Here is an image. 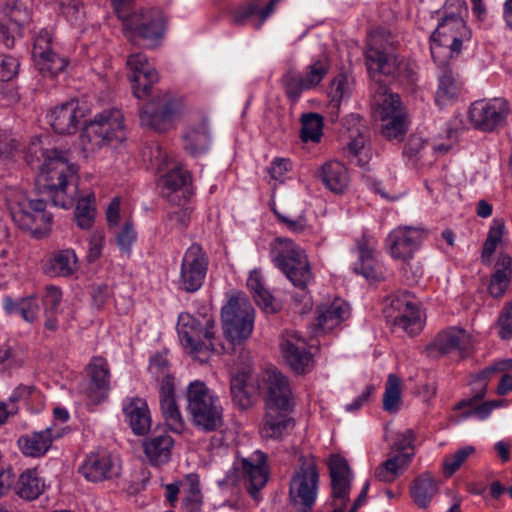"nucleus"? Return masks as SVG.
<instances>
[{"mask_svg":"<svg viewBox=\"0 0 512 512\" xmlns=\"http://www.w3.org/2000/svg\"><path fill=\"white\" fill-rule=\"evenodd\" d=\"M270 253L274 265L299 290L293 299L302 305L300 312H308L312 308L308 285L314 275L305 250L290 238L277 237L270 244Z\"/></svg>","mask_w":512,"mask_h":512,"instance_id":"obj_4","label":"nucleus"},{"mask_svg":"<svg viewBox=\"0 0 512 512\" xmlns=\"http://www.w3.org/2000/svg\"><path fill=\"white\" fill-rule=\"evenodd\" d=\"M386 315L394 327L413 336L424 327V316L418 299L408 291H398L389 297Z\"/></svg>","mask_w":512,"mask_h":512,"instance_id":"obj_14","label":"nucleus"},{"mask_svg":"<svg viewBox=\"0 0 512 512\" xmlns=\"http://www.w3.org/2000/svg\"><path fill=\"white\" fill-rule=\"evenodd\" d=\"M181 492L186 511L198 512L202 505V493L198 477L194 474L187 475L185 480L181 482Z\"/></svg>","mask_w":512,"mask_h":512,"instance_id":"obj_48","label":"nucleus"},{"mask_svg":"<svg viewBox=\"0 0 512 512\" xmlns=\"http://www.w3.org/2000/svg\"><path fill=\"white\" fill-rule=\"evenodd\" d=\"M504 229L503 220L493 221L482 249L481 260L484 265L491 264L492 256L502 240Z\"/></svg>","mask_w":512,"mask_h":512,"instance_id":"obj_51","label":"nucleus"},{"mask_svg":"<svg viewBox=\"0 0 512 512\" xmlns=\"http://www.w3.org/2000/svg\"><path fill=\"white\" fill-rule=\"evenodd\" d=\"M52 30L42 29L34 38L32 59L43 76L54 77L68 65V59L55 51Z\"/></svg>","mask_w":512,"mask_h":512,"instance_id":"obj_18","label":"nucleus"},{"mask_svg":"<svg viewBox=\"0 0 512 512\" xmlns=\"http://www.w3.org/2000/svg\"><path fill=\"white\" fill-rule=\"evenodd\" d=\"M439 22L431 35V55L438 65L458 56L462 45L471 39L465 17L468 6L465 0H446L441 10L437 11Z\"/></svg>","mask_w":512,"mask_h":512,"instance_id":"obj_3","label":"nucleus"},{"mask_svg":"<svg viewBox=\"0 0 512 512\" xmlns=\"http://www.w3.org/2000/svg\"><path fill=\"white\" fill-rule=\"evenodd\" d=\"M183 149L191 156L205 154L211 147L212 137L207 119L190 123L182 135Z\"/></svg>","mask_w":512,"mask_h":512,"instance_id":"obj_35","label":"nucleus"},{"mask_svg":"<svg viewBox=\"0 0 512 512\" xmlns=\"http://www.w3.org/2000/svg\"><path fill=\"white\" fill-rule=\"evenodd\" d=\"M177 332L183 348L201 362L206 361L210 353L224 349L217 336L212 309L207 305H202L195 314L180 313Z\"/></svg>","mask_w":512,"mask_h":512,"instance_id":"obj_5","label":"nucleus"},{"mask_svg":"<svg viewBox=\"0 0 512 512\" xmlns=\"http://www.w3.org/2000/svg\"><path fill=\"white\" fill-rule=\"evenodd\" d=\"M328 468L331 478L330 512H356L366 499L369 482L364 483L359 496L348 509L353 481V473L348 462L339 454H333L329 458Z\"/></svg>","mask_w":512,"mask_h":512,"instance_id":"obj_9","label":"nucleus"},{"mask_svg":"<svg viewBox=\"0 0 512 512\" xmlns=\"http://www.w3.org/2000/svg\"><path fill=\"white\" fill-rule=\"evenodd\" d=\"M79 472L90 482H100L118 474L111 456L105 452L90 453L79 468Z\"/></svg>","mask_w":512,"mask_h":512,"instance_id":"obj_36","label":"nucleus"},{"mask_svg":"<svg viewBox=\"0 0 512 512\" xmlns=\"http://www.w3.org/2000/svg\"><path fill=\"white\" fill-rule=\"evenodd\" d=\"M135 240L136 232L134 230V223L131 219H127L123 228L116 237L117 245L122 251L129 253Z\"/></svg>","mask_w":512,"mask_h":512,"instance_id":"obj_60","label":"nucleus"},{"mask_svg":"<svg viewBox=\"0 0 512 512\" xmlns=\"http://www.w3.org/2000/svg\"><path fill=\"white\" fill-rule=\"evenodd\" d=\"M281 1L270 0L263 8H259L255 1L243 3L230 11L231 21L236 26L251 24L254 29L259 30Z\"/></svg>","mask_w":512,"mask_h":512,"instance_id":"obj_32","label":"nucleus"},{"mask_svg":"<svg viewBox=\"0 0 512 512\" xmlns=\"http://www.w3.org/2000/svg\"><path fill=\"white\" fill-rule=\"evenodd\" d=\"M159 404L167 429L176 434L185 430V421L175 400L174 383L166 379L159 388Z\"/></svg>","mask_w":512,"mask_h":512,"instance_id":"obj_33","label":"nucleus"},{"mask_svg":"<svg viewBox=\"0 0 512 512\" xmlns=\"http://www.w3.org/2000/svg\"><path fill=\"white\" fill-rule=\"evenodd\" d=\"M187 411L192 424L200 431L212 432L223 424V408L217 395L199 380L187 387Z\"/></svg>","mask_w":512,"mask_h":512,"instance_id":"obj_8","label":"nucleus"},{"mask_svg":"<svg viewBox=\"0 0 512 512\" xmlns=\"http://www.w3.org/2000/svg\"><path fill=\"white\" fill-rule=\"evenodd\" d=\"M486 394V385L483 386L481 391L473 398L461 401L457 408L471 407V411L467 412L465 417L476 416L480 420L486 419L493 409L499 407L502 404V400L487 401L480 405H475L477 401L481 400Z\"/></svg>","mask_w":512,"mask_h":512,"instance_id":"obj_50","label":"nucleus"},{"mask_svg":"<svg viewBox=\"0 0 512 512\" xmlns=\"http://www.w3.org/2000/svg\"><path fill=\"white\" fill-rule=\"evenodd\" d=\"M348 94V80L344 74L336 75L330 84L328 93L329 102L327 104V113L331 121H336L339 116V109L343 98Z\"/></svg>","mask_w":512,"mask_h":512,"instance_id":"obj_47","label":"nucleus"},{"mask_svg":"<svg viewBox=\"0 0 512 512\" xmlns=\"http://www.w3.org/2000/svg\"><path fill=\"white\" fill-rule=\"evenodd\" d=\"M21 141L12 132L0 129V160L13 158L20 152Z\"/></svg>","mask_w":512,"mask_h":512,"instance_id":"obj_57","label":"nucleus"},{"mask_svg":"<svg viewBox=\"0 0 512 512\" xmlns=\"http://www.w3.org/2000/svg\"><path fill=\"white\" fill-rule=\"evenodd\" d=\"M438 491L437 482L428 474L418 476L413 480L410 486V496L413 502L421 509L429 507L433 497Z\"/></svg>","mask_w":512,"mask_h":512,"instance_id":"obj_43","label":"nucleus"},{"mask_svg":"<svg viewBox=\"0 0 512 512\" xmlns=\"http://www.w3.org/2000/svg\"><path fill=\"white\" fill-rule=\"evenodd\" d=\"M45 488V481L39 476L38 471L26 469L20 474L15 490L19 497L34 500L45 491Z\"/></svg>","mask_w":512,"mask_h":512,"instance_id":"obj_46","label":"nucleus"},{"mask_svg":"<svg viewBox=\"0 0 512 512\" xmlns=\"http://www.w3.org/2000/svg\"><path fill=\"white\" fill-rule=\"evenodd\" d=\"M105 243V235L101 231H96L91 234L88 242L87 261L93 263L98 260L102 255V250Z\"/></svg>","mask_w":512,"mask_h":512,"instance_id":"obj_61","label":"nucleus"},{"mask_svg":"<svg viewBox=\"0 0 512 512\" xmlns=\"http://www.w3.org/2000/svg\"><path fill=\"white\" fill-rule=\"evenodd\" d=\"M356 132L357 135L353 136L351 131V141L348 143V150L354 156L359 157V164L365 165L369 160L371 151L368 136L360 128H357Z\"/></svg>","mask_w":512,"mask_h":512,"instance_id":"obj_54","label":"nucleus"},{"mask_svg":"<svg viewBox=\"0 0 512 512\" xmlns=\"http://www.w3.org/2000/svg\"><path fill=\"white\" fill-rule=\"evenodd\" d=\"M184 111L181 97L164 93L147 102L140 111L142 126L157 132L167 131L173 120Z\"/></svg>","mask_w":512,"mask_h":512,"instance_id":"obj_15","label":"nucleus"},{"mask_svg":"<svg viewBox=\"0 0 512 512\" xmlns=\"http://www.w3.org/2000/svg\"><path fill=\"white\" fill-rule=\"evenodd\" d=\"M7 207L13 222L22 231L37 239L50 233L53 216L46 211L44 200H32L21 191H13L7 196Z\"/></svg>","mask_w":512,"mask_h":512,"instance_id":"obj_7","label":"nucleus"},{"mask_svg":"<svg viewBox=\"0 0 512 512\" xmlns=\"http://www.w3.org/2000/svg\"><path fill=\"white\" fill-rule=\"evenodd\" d=\"M462 83L450 69H444L439 76L438 89L435 101L439 107H444L454 102L460 95Z\"/></svg>","mask_w":512,"mask_h":512,"instance_id":"obj_44","label":"nucleus"},{"mask_svg":"<svg viewBox=\"0 0 512 512\" xmlns=\"http://www.w3.org/2000/svg\"><path fill=\"white\" fill-rule=\"evenodd\" d=\"M317 176L323 185L335 194H343L350 183L348 169L339 161L330 160L325 162Z\"/></svg>","mask_w":512,"mask_h":512,"instance_id":"obj_40","label":"nucleus"},{"mask_svg":"<svg viewBox=\"0 0 512 512\" xmlns=\"http://www.w3.org/2000/svg\"><path fill=\"white\" fill-rule=\"evenodd\" d=\"M84 116V110L75 99L55 106L47 115L51 127L58 134L75 133Z\"/></svg>","mask_w":512,"mask_h":512,"instance_id":"obj_28","label":"nucleus"},{"mask_svg":"<svg viewBox=\"0 0 512 512\" xmlns=\"http://www.w3.org/2000/svg\"><path fill=\"white\" fill-rule=\"evenodd\" d=\"M174 446L175 440L166 430H154L142 441L144 459L153 467L166 465L172 458Z\"/></svg>","mask_w":512,"mask_h":512,"instance_id":"obj_25","label":"nucleus"},{"mask_svg":"<svg viewBox=\"0 0 512 512\" xmlns=\"http://www.w3.org/2000/svg\"><path fill=\"white\" fill-rule=\"evenodd\" d=\"M474 453L475 448L469 445L457 450L452 454L446 455L442 464L445 476L451 477Z\"/></svg>","mask_w":512,"mask_h":512,"instance_id":"obj_55","label":"nucleus"},{"mask_svg":"<svg viewBox=\"0 0 512 512\" xmlns=\"http://www.w3.org/2000/svg\"><path fill=\"white\" fill-rule=\"evenodd\" d=\"M3 308L8 315H20L26 322L33 323L41 310V304L34 295L21 298L18 301L11 297H5Z\"/></svg>","mask_w":512,"mask_h":512,"instance_id":"obj_42","label":"nucleus"},{"mask_svg":"<svg viewBox=\"0 0 512 512\" xmlns=\"http://www.w3.org/2000/svg\"><path fill=\"white\" fill-rule=\"evenodd\" d=\"M401 403V381L395 374L388 376L383 395V408L389 413H395Z\"/></svg>","mask_w":512,"mask_h":512,"instance_id":"obj_53","label":"nucleus"},{"mask_svg":"<svg viewBox=\"0 0 512 512\" xmlns=\"http://www.w3.org/2000/svg\"><path fill=\"white\" fill-rule=\"evenodd\" d=\"M498 335L502 340L512 338V300L502 308L497 319Z\"/></svg>","mask_w":512,"mask_h":512,"instance_id":"obj_59","label":"nucleus"},{"mask_svg":"<svg viewBox=\"0 0 512 512\" xmlns=\"http://www.w3.org/2000/svg\"><path fill=\"white\" fill-rule=\"evenodd\" d=\"M392 35L384 29H377L369 35L365 50V64L368 74L376 87L373 96L375 114L381 122L382 136L389 141H403L409 122L407 112L398 94L390 92L381 84L382 75L414 80L413 65L395 54Z\"/></svg>","mask_w":512,"mask_h":512,"instance_id":"obj_1","label":"nucleus"},{"mask_svg":"<svg viewBox=\"0 0 512 512\" xmlns=\"http://www.w3.org/2000/svg\"><path fill=\"white\" fill-rule=\"evenodd\" d=\"M376 242L366 238L357 241L358 261L353 271L368 280L378 281L382 278V266L375 258Z\"/></svg>","mask_w":512,"mask_h":512,"instance_id":"obj_37","label":"nucleus"},{"mask_svg":"<svg viewBox=\"0 0 512 512\" xmlns=\"http://www.w3.org/2000/svg\"><path fill=\"white\" fill-rule=\"evenodd\" d=\"M413 453H397L383 463L374 472L375 477L382 482H392L408 467Z\"/></svg>","mask_w":512,"mask_h":512,"instance_id":"obj_45","label":"nucleus"},{"mask_svg":"<svg viewBox=\"0 0 512 512\" xmlns=\"http://www.w3.org/2000/svg\"><path fill=\"white\" fill-rule=\"evenodd\" d=\"M230 391L233 401L241 409L252 406L260 392L259 380L249 367H244L231 376Z\"/></svg>","mask_w":512,"mask_h":512,"instance_id":"obj_31","label":"nucleus"},{"mask_svg":"<svg viewBox=\"0 0 512 512\" xmlns=\"http://www.w3.org/2000/svg\"><path fill=\"white\" fill-rule=\"evenodd\" d=\"M255 463L248 459H242L240 462L241 476L249 482L248 492L257 500L259 490L264 487L268 480V470L266 467V456L261 451L254 453Z\"/></svg>","mask_w":512,"mask_h":512,"instance_id":"obj_38","label":"nucleus"},{"mask_svg":"<svg viewBox=\"0 0 512 512\" xmlns=\"http://www.w3.org/2000/svg\"><path fill=\"white\" fill-rule=\"evenodd\" d=\"M209 266V258L197 243L191 244L185 251L180 267L178 278L179 289L193 293L198 291L206 278Z\"/></svg>","mask_w":512,"mask_h":512,"instance_id":"obj_16","label":"nucleus"},{"mask_svg":"<svg viewBox=\"0 0 512 512\" xmlns=\"http://www.w3.org/2000/svg\"><path fill=\"white\" fill-rule=\"evenodd\" d=\"M301 139L303 142L320 141L323 135V118L317 113L304 114L301 119Z\"/></svg>","mask_w":512,"mask_h":512,"instance_id":"obj_52","label":"nucleus"},{"mask_svg":"<svg viewBox=\"0 0 512 512\" xmlns=\"http://www.w3.org/2000/svg\"><path fill=\"white\" fill-rule=\"evenodd\" d=\"M190 182V174L179 165H174L160 178V186L166 197L181 191Z\"/></svg>","mask_w":512,"mask_h":512,"instance_id":"obj_49","label":"nucleus"},{"mask_svg":"<svg viewBox=\"0 0 512 512\" xmlns=\"http://www.w3.org/2000/svg\"><path fill=\"white\" fill-rule=\"evenodd\" d=\"M37 182L42 186L52 203L63 209H70L76 203L74 218L79 228L90 229L95 221L96 207L93 193L79 196V168L58 150L43 153Z\"/></svg>","mask_w":512,"mask_h":512,"instance_id":"obj_2","label":"nucleus"},{"mask_svg":"<svg viewBox=\"0 0 512 512\" xmlns=\"http://www.w3.org/2000/svg\"><path fill=\"white\" fill-rule=\"evenodd\" d=\"M78 270V258L73 249L54 252L45 265V272L51 277H69Z\"/></svg>","mask_w":512,"mask_h":512,"instance_id":"obj_41","label":"nucleus"},{"mask_svg":"<svg viewBox=\"0 0 512 512\" xmlns=\"http://www.w3.org/2000/svg\"><path fill=\"white\" fill-rule=\"evenodd\" d=\"M38 397H40V392L34 385L20 384L13 390L8 400L10 403L15 404L20 401L27 402Z\"/></svg>","mask_w":512,"mask_h":512,"instance_id":"obj_63","label":"nucleus"},{"mask_svg":"<svg viewBox=\"0 0 512 512\" xmlns=\"http://www.w3.org/2000/svg\"><path fill=\"white\" fill-rule=\"evenodd\" d=\"M414 441L415 433L412 429H406L403 432H398L392 445V450L396 451L397 453H406V450L414 448Z\"/></svg>","mask_w":512,"mask_h":512,"instance_id":"obj_64","label":"nucleus"},{"mask_svg":"<svg viewBox=\"0 0 512 512\" xmlns=\"http://www.w3.org/2000/svg\"><path fill=\"white\" fill-rule=\"evenodd\" d=\"M319 489V471L313 456H301L289 486L290 502L302 512L315 504Z\"/></svg>","mask_w":512,"mask_h":512,"instance_id":"obj_13","label":"nucleus"},{"mask_svg":"<svg viewBox=\"0 0 512 512\" xmlns=\"http://www.w3.org/2000/svg\"><path fill=\"white\" fill-rule=\"evenodd\" d=\"M126 65L134 95L144 99L152 94V86L158 82V72L148 61L144 53L137 52L128 56Z\"/></svg>","mask_w":512,"mask_h":512,"instance_id":"obj_21","label":"nucleus"},{"mask_svg":"<svg viewBox=\"0 0 512 512\" xmlns=\"http://www.w3.org/2000/svg\"><path fill=\"white\" fill-rule=\"evenodd\" d=\"M264 409L293 411L294 399L287 376L277 369H268L262 377Z\"/></svg>","mask_w":512,"mask_h":512,"instance_id":"obj_19","label":"nucleus"},{"mask_svg":"<svg viewBox=\"0 0 512 512\" xmlns=\"http://www.w3.org/2000/svg\"><path fill=\"white\" fill-rule=\"evenodd\" d=\"M66 430V428L52 423L44 430L22 435L18 439L19 449L25 456L42 457L49 451L53 441L65 435Z\"/></svg>","mask_w":512,"mask_h":512,"instance_id":"obj_24","label":"nucleus"},{"mask_svg":"<svg viewBox=\"0 0 512 512\" xmlns=\"http://www.w3.org/2000/svg\"><path fill=\"white\" fill-rule=\"evenodd\" d=\"M270 207L278 222L288 231L295 234H300L308 229L309 225L304 214H300L299 216L293 218L289 214L279 211L274 202L270 204Z\"/></svg>","mask_w":512,"mask_h":512,"instance_id":"obj_56","label":"nucleus"},{"mask_svg":"<svg viewBox=\"0 0 512 512\" xmlns=\"http://www.w3.org/2000/svg\"><path fill=\"white\" fill-rule=\"evenodd\" d=\"M149 372L156 380L160 381V385L163 384L166 379L174 383L173 377L169 374L168 359L163 354H156L151 358Z\"/></svg>","mask_w":512,"mask_h":512,"instance_id":"obj_58","label":"nucleus"},{"mask_svg":"<svg viewBox=\"0 0 512 512\" xmlns=\"http://www.w3.org/2000/svg\"><path fill=\"white\" fill-rule=\"evenodd\" d=\"M509 114L508 103L503 98L481 99L471 103L468 119L482 132H493L502 127Z\"/></svg>","mask_w":512,"mask_h":512,"instance_id":"obj_17","label":"nucleus"},{"mask_svg":"<svg viewBox=\"0 0 512 512\" xmlns=\"http://www.w3.org/2000/svg\"><path fill=\"white\" fill-rule=\"evenodd\" d=\"M4 15L0 21V42L12 48L16 38L22 37L23 27L29 22L30 14L22 3L14 2L5 7Z\"/></svg>","mask_w":512,"mask_h":512,"instance_id":"obj_27","label":"nucleus"},{"mask_svg":"<svg viewBox=\"0 0 512 512\" xmlns=\"http://www.w3.org/2000/svg\"><path fill=\"white\" fill-rule=\"evenodd\" d=\"M349 316L350 306L345 300L334 298L332 301L323 302L318 305L316 310L315 333H329L347 320Z\"/></svg>","mask_w":512,"mask_h":512,"instance_id":"obj_29","label":"nucleus"},{"mask_svg":"<svg viewBox=\"0 0 512 512\" xmlns=\"http://www.w3.org/2000/svg\"><path fill=\"white\" fill-rule=\"evenodd\" d=\"M88 384L82 389L88 402L97 405L105 401L110 391V366L102 356H94L86 366Z\"/></svg>","mask_w":512,"mask_h":512,"instance_id":"obj_20","label":"nucleus"},{"mask_svg":"<svg viewBox=\"0 0 512 512\" xmlns=\"http://www.w3.org/2000/svg\"><path fill=\"white\" fill-rule=\"evenodd\" d=\"M125 422L137 436L146 435L152 425V416L147 401L139 396H127L122 400Z\"/></svg>","mask_w":512,"mask_h":512,"instance_id":"obj_30","label":"nucleus"},{"mask_svg":"<svg viewBox=\"0 0 512 512\" xmlns=\"http://www.w3.org/2000/svg\"><path fill=\"white\" fill-rule=\"evenodd\" d=\"M292 411L265 409L259 433L264 439L281 440L295 427V420L290 416Z\"/></svg>","mask_w":512,"mask_h":512,"instance_id":"obj_34","label":"nucleus"},{"mask_svg":"<svg viewBox=\"0 0 512 512\" xmlns=\"http://www.w3.org/2000/svg\"><path fill=\"white\" fill-rule=\"evenodd\" d=\"M330 67V58L323 53L318 58H313L303 73L292 67L288 68L282 74L280 84L289 102L295 104L303 92L317 88L327 76Z\"/></svg>","mask_w":512,"mask_h":512,"instance_id":"obj_11","label":"nucleus"},{"mask_svg":"<svg viewBox=\"0 0 512 512\" xmlns=\"http://www.w3.org/2000/svg\"><path fill=\"white\" fill-rule=\"evenodd\" d=\"M121 16L123 33L132 44L153 47L162 38L164 20L159 10L150 9L125 15L121 8Z\"/></svg>","mask_w":512,"mask_h":512,"instance_id":"obj_12","label":"nucleus"},{"mask_svg":"<svg viewBox=\"0 0 512 512\" xmlns=\"http://www.w3.org/2000/svg\"><path fill=\"white\" fill-rule=\"evenodd\" d=\"M281 350L290 368L296 374H305L312 370L314 361L307 349V343L298 332L289 331L282 336Z\"/></svg>","mask_w":512,"mask_h":512,"instance_id":"obj_23","label":"nucleus"},{"mask_svg":"<svg viewBox=\"0 0 512 512\" xmlns=\"http://www.w3.org/2000/svg\"><path fill=\"white\" fill-rule=\"evenodd\" d=\"M472 346L471 335L464 329L450 327L436 335L427 346L431 354L447 355L457 352L459 356L468 353Z\"/></svg>","mask_w":512,"mask_h":512,"instance_id":"obj_26","label":"nucleus"},{"mask_svg":"<svg viewBox=\"0 0 512 512\" xmlns=\"http://www.w3.org/2000/svg\"><path fill=\"white\" fill-rule=\"evenodd\" d=\"M19 61L10 55H0V80L9 81L13 79L19 69Z\"/></svg>","mask_w":512,"mask_h":512,"instance_id":"obj_62","label":"nucleus"},{"mask_svg":"<svg viewBox=\"0 0 512 512\" xmlns=\"http://www.w3.org/2000/svg\"><path fill=\"white\" fill-rule=\"evenodd\" d=\"M425 231L419 227L399 226L387 236L386 243L390 256L394 259L408 261L419 249Z\"/></svg>","mask_w":512,"mask_h":512,"instance_id":"obj_22","label":"nucleus"},{"mask_svg":"<svg viewBox=\"0 0 512 512\" xmlns=\"http://www.w3.org/2000/svg\"><path fill=\"white\" fill-rule=\"evenodd\" d=\"M512 280V259L508 254L500 253L487 285L488 294L494 299L505 296Z\"/></svg>","mask_w":512,"mask_h":512,"instance_id":"obj_39","label":"nucleus"},{"mask_svg":"<svg viewBox=\"0 0 512 512\" xmlns=\"http://www.w3.org/2000/svg\"><path fill=\"white\" fill-rule=\"evenodd\" d=\"M223 332L232 344L247 340L253 331L255 310L244 294L232 295L221 310Z\"/></svg>","mask_w":512,"mask_h":512,"instance_id":"obj_10","label":"nucleus"},{"mask_svg":"<svg viewBox=\"0 0 512 512\" xmlns=\"http://www.w3.org/2000/svg\"><path fill=\"white\" fill-rule=\"evenodd\" d=\"M126 137L122 111L111 108L97 113L86 123L80 135V141L84 152L96 153L105 147H118Z\"/></svg>","mask_w":512,"mask_h":512,"instance_id":"obj_6","label":"nucleus"}]
</instances>
